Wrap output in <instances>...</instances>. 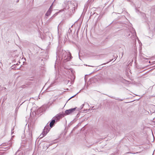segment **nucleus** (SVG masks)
Instances as JSON below:
<instances>
[{
	"instance_id": "nucleus-13",
	"label": "nucleus",
	"mask_w": 155,
	"mask_h": 155,
	"mask_svg": "<svg viewBox=\"0 0 155 155\" xmlns=\"http://www.w3.org/2000/svg\"><path fill=\"white\" fill-rule=\"evenodd\" d=\"M149 28L150 29V30H154V28H155V27L154 26V27L153 28H151V27H149Z\"/></svg>"
},
{
	"instance_id": "nucleus-1",
	"label": "nucleus",
	"mask_w": 155,
	"mask_h": 155,
	"mask_svg": "<svg viewBox=\"0 0 155 155\" xmlns=\"http://www.w3.org/2000/svg\"><path fill=\"white\" fill-rule=\"evenodd\" d=\"M64 112H63L61 113H60L58 114H57L53 118L54 119H55L56 122H57L61 118L64 116Z\"/></svg>"
},
{
	"instance_id": "nucleus-22",
	"label": "nucleus",
	"mask_w": 155,
	"mask_h": 155,
	"mask_svg": "<svg viewBox=\"0 0 155 155\" xmlns=\"http://www.w3.org/2000/svg\"><path fill=\"white\" fill-rule=\"evenodd\" d=\"M29 80L30 81H33V80H32V79H30Z\"/></svg>"
},
{
	"instance_id": "nucleus-12",
	"label": "nucleus",
	"mask_w": 155,
	"mask_h": 155,
	"mask_svg": "<svg viewBox=\"0 0 155 155\" xmlns=\"http://www.w3.org/2000/svg\"><path fill=\"white\" fill-rule=\"evenodd\" d=\"M56 13L55 14H54L51 17L50 19V20H51V19H52L55 16V15H56Z\"/></svg>"
},
{
	"instance_id": "nucleus-25",
	"label": "nucleus",
	"mask_w": 155,
	"mask_h": 155,
	"mask_svg": "<svg viewBox=\"0 0 155 155\" xmlns=\"http://www.w3.org/2000/svg\"><path fill=\"white\" fill-rule=\"evenodd\" d=\"M19 1V0H17V2H18Z\"/></svg>"
},
{
	"instance_id": "nucleus-3",
	"label": "nucleus",
	"mask_w": 155,
	"mask_h": 155,
	"mask_svg": "<svg viewBox=\"0 0 155 155\" xmlns=\"http://www.w3.org/2000/svg\"><path fill=\"white\" fill-rule=\"evenodd\" d=\"M48 124H47V125L45 127L44 131L43 132L42 134L43 136V137L45 136L49 132L50 129L49 126L48 125ZM41 134H42L40 135L41 136Z\"/></svg>"
},
{
	"instance_id": "nucleus-18",
	"label": "nucleus",
	"mask_w": 155,
	"mask_h": 155,
	"mask_svg": "<svg viewBox=\"0 0 155 155\" xmlns=\"http://www.w3.org/2000/svg\"><path fill=\"white\" fill-rule=\"evenodd\" d=\"M87 109H86V110H85V109H84V110H84V111H87Z\"/></svg>"
},
{
	"instance_id": "nucleus-2",
	"label": "nucleus",
	"mask_w": 155,
	"mask_h": 155,
	"mask_svg": "<svg viewBox=\"0 0 155 155\" xmlns=\"http://www.w3.org/2000/svg\"><path fill=\"white\" fill-rule=\"evenodd\" d=\"M77 108V107H76L74 108H72L68 110H66L65 112V113L64 112V116H65V115H69V114H72V113L74 111H75V110H76Z\"/></svg>"
},
{
	"instance_id": "nucleus-19",
	"label": "nucleus",
	"mask_w": 155,
	"mask_h": 155,
	"mask_svg": "<svg viewBox=\"0 0 155 155\" xmlns=\"http://www.w3.org/2000/svg\"><path fill=\"white\" fill-rule=\"evenodd\" d=\"M86 66H91V67H93V66H90V65H86Z\"/></svg>"
},
{
	"instance_id": "nucleus-16",
	"label": "nucleus",
	"mask_w": 155,
	"mask_h": 155,
	"mask_svg": "<svg viewBox=\"0 0 155 155\" xmlns=\"http://www.w3.org/2000/svg\"><path fill=\"white\" fill-rule=\"evenodd\" d=\"M53 4V3H52V4L51 5V6L50 7V8L49 9H51L52 10V5Z\"/></svg>"
},
{
	"instance_id": "nucleus-23",
	"label": "nucleus",
	"mask_w": 155,
	"mask_h": 155,
	"mask_svg": "<svg viewBox=\"0 0 155 155\" xmlns=\"http://www.w3.org/2000/svg\"><path fill=\"white\" fill-rule=\"evenodd\" d=\"M129 153V152H127V153Z\"/></svg>"
},
{
	"instance_id": "nucleus-10",
	"label": "nucleus",
	"mask_w": 155,
	"mask_h": 155,
	"mask_svg": "<svg viewBox=\"0 0 155 155\" xmlns=\"http://www.w3.org/2000/svg\"><path fill=\"white\" fill-rule=\"evenodd\" d=\"M19 151L18 150L16 153L15 154L16 155H22L23 153L21 152H20L18 153Z\"/></svg>"
},
{
	"instance_id": "nucleus-7",
	"label": "nucleus",
	"mask_w": 155,
	"mask_h": 155,
	"mask_svg": "<svg viewBox=\"0 0 155 155\" xmlns=\"http://www.w3.org/2000/svg\"><path fill=\"white\" fill-rule=\"evenodd\" d=\"M67 55V53L66 52H64L62 55V59L65 61Z\"/></svg>"
},
{
	"instance_id": "nucleus-15",
	"label": "nucleus",
	"mask_w": 155,
	"mask_h": 155,
	"mask_svg": "<svg viewBox=\"0 0 155 155\" xmlns=\"http://www.w3.org/2000/svg\"><path fill=\"white\" fill-rule=\"evenodd\" d=\"M78 31H79V30H78V31H77V33H76V34L77 35V37H78Z\"/></svg>"
},
{
	"instance_id": "nucleus-21",
	"label": "nucleus",
	"mask_w": 155,
	"mask_h": 155,
	"mask_svg": "<svg viewBox=\"0 0 155 155\" xmlns=\"http://www.w3.org/2000/svg\"><path fill=\"white\" fill-rule=\"evenodd\" d=\"M123 53H122V57H122L123 56Z\"/></svg>"
},
{
	"instance_id": "nucleus-4",
	"label": "nucleus",
	"mask_w": 155,
	"mask_h": 155,
	"mask_svg": "<svg viewBox=\"0 0 155 155\" xmlns=\"http://www.w3.org/2000/svg\"><path fill=\"white\" fill-rule=\"evenodd\" d=\"M72 58L71 54L70 52H69L68 54L67 53V55H66V58L65 61L66 62L69 61Z\"/></svg>"
},
{
	"instance_id": "nucleus-5",
	"label": "nucleus",
	"mask_w": 155,
	"mask_h": 155,
	"mask_svg": "<svg viewBox=\"0 0 155 155\" xmlns=\"http://www.w3.org/2000/svg\"><path fill=\"white\" fill-rule=\"evenodd\" d=\"M56 121L55 120V119H54L53 118H52V120L51 121V122L50 123V127L51 128L52 127L54 124L56 123Z\"/></svg>"
},
{
	"instance_id": "nucleus-6",
	"label": "nucleus",
	"mask_w": 155,
	"mask_h": 155,
	"mask_svg": "<svg viewBox=\"0 0 155 155\" xmlns=\"http://www.w3.org/2000/svg\"><path fill=\"white\" fill-rule=\"evenodd\" d=\"M29 128V134L30 137L32 136V131L34 130V128L33 127H31Z\"/></svg>"
},
{
	"instance_id": "nucleus-11",
	"label": "nucleus",
	"mask_w": 155,
	"mask_h": 155,
	"mask_svg": "<svg viewBox=\"0 0 155 155\" xmlns=\"http://www.w3.org/2000/svg\"><path fill=\"white\" fill-rule=\"evenodd\" d=\"M77 94H76L75 95H74V96H72V97H71L69 99V100L70 99H71L74 97Z\"/></svg>"
},
{
	"instance_id": "nucleus-17",
	"label": "nucleus",
	"mask_w": 155,
	"mask_h": 155,
	"mask_svg": "<svg viewBox=\"0 0 155 155\" xmlns=\"http://www.w3.org/2000/svg\"><path fill=\"white\" fill-rule=\"evenodd\" d=\"M112 60H110L109 61L107 62V63H104V64H106L108 63L109 62H110Z\"/></svg>"
},
{
	"instance_id": "nucleus-20",
	"label": "nucleus",
	"mask_w": 155,
	"mask_h": 155,
	"mask_svg": "<svg viewBox=\"0 0 155 155\" xmlns=\"http://www.w3.org/2000/svg\"><path fill=\"white\" fill-rule=\"evenodd\" d=\"M74 130V129H73V130H72V131H71V133H72V132H73V131Z\"/></svg>"
},
{
	"instance_id": "nucleus-24",
	"label": "nucleus",
	"mask_w": 155,
	"mask_h": 155,
	"mask_svg": "<svg viewBox=\"0 0 155 155\" xmlns=\"http://www.w3.org/2000/svg\"><path fill=\"white\" fill-rule=\"evenodd\" d=\"M19 1V0H17V2H18Z\"/></svg>"
},
{
	"instance_id": "nucleus-14",
	"label": "nucleus",
	"mask_w": 155,
	"mask_h": 155,
	"mask_svg": "<svg viewBox=\"0 0 155 155\" xmlns=\"http://www.w3.org/2000/svg\"><path fill=\"white\" fill-rule=\"evenodd\" d=\"M71 30L70 28L68 30V32L70 33V32H71Z\"/></svg>"
},
{
	"instance_id": "nucleus-8",
	"label": "nucleus",
	"mask_w": 155,
	"mask_h": 155,
	"mask_svg": "<svg viewBox=\"0 0 155 155\" xmlns=\"http://www.w3.org/2000/svg\"><path fill=\"white\" fill-rule=\"evenodd\" d=\"M51 11L52 10L50 9H49L47 13H46L45 15L47 16H49L51 14Z\"/></svg>"
},
{
	"instance_id": "nucleus-9",
	"label": "nucleus",
	"mask_w": 155,
	"mask_h": 155,
	"mask_svg": "<svg viewBox=\"0 0 155 155\" xmlns=\"http://www.w3.org/2000/svg\"><path fill=\"white\" fill-rule=\"evenodd\" d=\"M84 104H82L80 107V108H77H77L76 109V110H78V111L79 110H81V109H82L83 108V107H84Z\"/></svg>"
}]
</instances>
